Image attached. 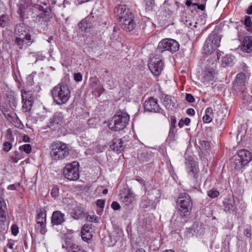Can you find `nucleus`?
<instances>
[{
	"label": "nucleus",
	"mask_w": 252,
	"mask_h": 252,
	"mask_svg": "<svg viewBox=\"0 0 252 252\" xmlns=\"http://www.w3.org/2000/svg\"><path fill=\"white\" fill-rule=\"evenodd\" d=\"M190 121V119L188 118H185V120L181 119L178 123V126L180 127H182L185 125H188L189 124Z\"/></svg>",
	"instance_id": "a19ab883"
},
{
	"label": "nucleus",
	"mask_w": 252,
	"mask_h": 252,
	"mask_svg": "<svg viewBox=\"0 0 252 252\" xmlns=\"http://www.w3.org/2000/svg\"><path fill=\"white\" fill-rule=\"evenodd\" d=\"M162 103L167 109H172L175 105V103L173 101L171 96L169 95H165L163 98Z\"/></svg>",
	"instance_id": "b1692460"
},
{
	"label": "nucleus",
	"mask_w": 252,
	"mask_h": 252,
	"mask_svg": "<svg viewBox=\"0 0 252 252\" xmlns=\"http://www.w3.org/2000/svg\"><path fill=\"white\" fill-rule=\"evenodd\" d=\"M51 195L54 198H56L59 196V189L57 187L55 186L52 188L51 191Z\"/></svg>",
	"instance_id": "4c0bfd02"
},
{
	"label": "nucleus",
	"mask_w": 252,
	"mask_h": 252,
	"mask_svg": "<svg viewBox=\"0 0 252 252\" xmlns=\"http://www.w3.org/2000/svg\"><path fill=\"white\" fill-rule=\"evenodd\" d=\"M35 228L38 232L42 235L45 234L47 232L46 224H35Z\"/></svg>",
	"instance_id": "72a5a7b5"
},
{
	"label": "nucleus",
	"mask_w": 252,
	"mask_h": 252,
	"mask_svg": "<svg viewBox=\"0 0 252 252\" xmlns=\"http://www.w3.org/2000/svg\"><path fill=\"white\" fill-rule=\"evenodd\" d=\"M94 92H96L98 93V95L100 96L102 93L104 91V89L103 86L99 84L98 86H96L95 88H93Z\"/></svg>",
	"instance_id": "ea45409f"
},
{
	"label": "nucleus",
	"mask_w": 252,
	"mask_h": 252,
	"mask_svg": "<svg viewBox=\"0 0 252 252\" xmlns=\"http://www.w3.org/2000/svg\"><path fill=\"white\" fill-rule=\"evenodd\" d=\"M74 78L76 81H81L82 80V75L80 73H75Z\"/></svg>",
	"instance_id": "3c124183"
},
{
	"label": "nucleus",
	"mask_w": 252,
	"mask_h": 252,
	"mask_svg": "<svg viewBox=\"0 0 252 252\" xmlns=\"http://www.w3.org/2000/svg\"><path fill=\"white\" fill-rule=\"evenodd\" d=\"M187 217L179 213L178 214H174L171 220V227L175 230L182 227L186 223Z\"/></svg>",
	"instance_id": "f3484780"
},
{
	"label": "nucleus",
	"mask_w": 252,
	"mask_h": 252,
	"mask_svg": "<svg viewBox=\"0 0 252 252\" xmlns=\"http://www.w3.org/2000/svg\"><path fill=\"white\" fill-rule=\"evenodd\" d=\"M120 200L126 206L129 207L133 205L135 200V195L129 189H125L120 194Z\"/></svg>",
	"instance_id": "dca6fc26"
},
{
	"label": "nucleus",
	"mask_w": 252,
	"mask_h": 252,
	"mask_svg": "<svg viewBox=\"0 0 252 252\" xmlns=\"http://www.w3.org/2000/svg\"><path fill=\"white\" fill-rule=\"evenodd\" d=\"M186 99L189 102H193L194 101L195 99L194 97L189 94H187L186 95Z\"/></svg>",
	"instance_id": "de8ad7c7"
},
{
	"label": "nucleus",
	"mask_w": 252,
	"mask_h": 252,
	"mask_svg": "<svg viewBox=\"0 0 252 252\" xmlns=\"http://www.w3.org/2000/svg\"><path fill=\"white\" fill-rule=\"evenodd\" d=\"M245 97H247L248 102L247 103L252 104V96H245Z\"/></svg>",
	"instance_id": "0e129e2a"
},
{
	"label": "nucleus",
	"mask_w": 252,
	"mask_h": 252,
	"mask_svg": "<svg viewBox=\"0 0 252 252\" xmlns=\"http://www.w3.org/2000/svg\"><path fill=\"white\" fill-rule=\"evenodd\" d=\"M75 2L79 4H82L83 3L88 2L90 1V0H75Z\"/></svg>",
	"instance_id": "680f3d73"
},
{
	"label": "nucleus",
	"mask_w": 252,
	"mask_h": 252,
	"mask_svg": "<svg viewBox=\"0 0 252 252\" xmlns=\"http://www.w3.org/2000/svg\"><path fill=\"white\" fill-rule=\"evenodd\" d=\"M12 147V144L9 142H5L3 144V149L5 152H9Z\"/></svg>",
	"instance_id": "79ce46f5"
},
{
	"label": "nucleus",
	"mask_w": 252,
	"mask_h": 252,
	"mask_svg": "<svg viewBox=\"0 0 252 252\" xmlns=\"http://www.w3.org/2000/svg\"><path fill=\"white\" fill-rule=\"evenodd\" d=\"M14 246V242L13 241H9L7 244L6 247L10 249L13 250V246Z\"/></svg>",
	"instance_id": "864d4df0"
},
{
	"label": "nucleus",
	"mask_w": 252,
	"mask_h": 252,
	"mask_svg": "<svg viewBox=\"0 0 252 252\" xmlns=\"http://www.w3.org/2000/svg\"><path fill=\"white\" fill-rule=\"evenodd\" d=\"M11 232L13 235L16 236L19 232V229L16 225H12L11 226Z\"/></svg>",
	"instance_id": "c03bdc74"
},
{
	"label": "nucleus",
	"mask_w": 252,
	"mask_h": 252,
	"mask_svg": "<svg viewBox=\"0 0 252 252\" xmlns=\"http://www.w3.org/2000/svg\"><path fill=\"white\" fill-rule=\"evenodd\" d=\"M42 4H45L44 0H26L19 4L18 13L22 18L28 15H31L32 18H43L46 13Z\"/></svg>",
	"instance_id": "f257e3e1"
},
{
	"label": "nucleus",
	"mask_w": 252,
	"mask_h": 252,
	"mask_svg": "<svg viewBox=\"0 0 252 252\" xmlns=\"http://www.w3.org/2000/svg\"><path fill=\"white\" fill-rule=\"evenodd\" d=\"M197 227L199 229H197L196 231L195 230L194 232H196V233L197 234H201L203 232V228H202L201 225L197 226Z\"/></svg>",
	"instance_id": "6e6d98bb"
},
{
	"label": "nucleus",
	"mask_w": 252,
	"mask_h": 252,
	"mask_svg": "<svg viewBox=\"0 0 252 252\" xmlns=\"http://www.w3.org/2000/svg\"><path fill=\"white\" fill-rule=\"evenodd\" d=\"M64 123L63 115L61 112L56 113L50 119L48 127L53 130L59 129Z\"/></svg>",
	"instance_id": "2eb2a0df"
},
{
	"label": "nucleus",
	"mask_w": 252,
	"mask_h": 252,
	"mask_svg": "<svg viewBox=\"0 0 252 252\" xmlns=\"http://www.w3.org/2000/svg\"><path fill=\"white\" fill-rule=\"evenodd\" d=\"M187 113L189 115L193 116L195 114V111L192 108H189L187 110Z\"/></svg>",
	"instance_id": "4d7b16f0"
},
{
	"label": "nucleus",
	"mask_w": 252,
	"mask_h": 252,
	"mask_svg": "<svg viewBox=\"0 0 252 252\" xmlns=\"http://www.w3.org/2000/svg\"><path fill=\"white\" fill-rule=\"evenodd\" d=\"M224 206L226 211L230 212L233 209V205L232 203V201L230 199H228L224 201Z\"/></svg>",
	"instance_id": "c9c22d12"
},
{
	"label": "nucleus",
	"mask_w": 252,
	"mask_h": 252,
	"mask_svg": "<svg viewBox=\"0 0 252 252\" xmlns=\"http://www.w3.org/2000/svg\"><path fill=\"white\" fill-rule=\"evenodd\" d=\"M219 194V192L216 189H211L208 192V195L212 198L218 197Z\"/></svg>",
	"instance_id": "58836bf2"
},
{
	"label": "nucleus",
	"mask_w": 252,
	"mask_h": 252,
	"mask_svg": "<svg viewBox=\"0 0 252 252\" xmlns=\"http://www.w3.org/2000/svg\"><path fill=\"white\" fill-rule=\"evenodd\" d=\"M21 97L23 111L24 112L30 111L32 108L34 100L32 94L30 91L22 90Z\"/></svg>",
	"instance_id": "ddd939ff"
},
{
	"label": "nucleus",
	"mask_w": 252,
	"mask_h": 252,
	"mask_svg": "<svg viewBox=\"0 0 252 252\" xmlns=\"http://www.w3.org/2000/svg\"><path fill=\"white\" fill-rule=\"evenodd\" d=\"M66 249L67 252H87L81 246L74 243H68L66 247Z\"/></svg>",
	"instance_id": "5701e85b"
},
{
	"label": "nucleus",
	"mask_w": 252,
	"mask_h": 252,
	"mask_svg": "<svg viewBox=\"0 0 252 252\" xmlns=\"http://www.w3.org/2000/svg\"><path fill=\"white\" fill-rule=\"evenodd\" d=\"M145 0V9L146 11L152 10L155 5V0Z\"/></svg>",
	"instance_id": "e433bc0d"
},
{
	"label": "nucleus",
	"mask_w": 252,
	"mask_h": 252,
	"mask_svg": "<svg viewBox=\"0 0 252 252\" xmlns=\"http://www.w3.org/2000/svg\"><path fill=\"white\" fill-rule=\"evenodd\" d=\"M15 126L19 128H23L24 125L22 124L20 120L17 118L15 122Z\"/></svg>",
	"instance_id": "603ef678"
},
{
	"label": "nucleus",
	"mask_w": 252,
	"mask_h": 252,
	"mask_svg": "<svg viewBox=\"0 0 252 252\" xmlns=\"http://www.w3.org/2000/svg\"><path fill=\"white\" fill-rule=\"evenodd\" d=\"M104 149V148L103 147L99 146V147H97L96 149H95V151L96 152H101Z\"/></svg>",
	"instance_id": "774afa93"
},
{
	"label": "nucleus",
	"mask_w": 252,
	"mask_h": 252,
	"mask_svg": "<svg viewBox=\"0 0 252 252\" xmlns=\"http://www.w3.org/2000/svg\"><path fill=\"white\" fill-rule=\"evenodd\" d=\"M19 150L22 152V151H24L26 154H29L32 151V146L29 144H25L23 145L20 146Z\"/></svg>",
	"instance_id": "f704fd0d"
},
{
	"label": "nucleus",
	"mask_w": 252,
	"mask_h": 252,
	"mask_svg": "<svg viewBox=\"0 0 252 252\" xmlns=\"http://www.w3.org/2000/svg\"><path fill=\"white\" fill-rule=\"evenodd\" d=\"M114 13L122 25L123 29L128 32L135 29L136 24L133 21V14L127 8L126 5H118L115 8Z\"/></svg>",
	"instance_id": "f03ea898"
},
{
	"label": "nucleus",
	"mask_w": 252,
	"mask_h": 252,
	"mask_svg": "<svg viewBox=\"0 0 252 252\" xmlns=\"http://www.w3.org/2000/svg\"><path fill=\"white\" fill-rule=\"evenodd\" d=\"M179 47L180 45L176 40L171 38H165L159 42L157 51L162 52L164 51H168L174 53L179 50Z\"/></svg>",
	"instance_id": "9b49d317"
},
{
	"label": "nucleus",
	"mask_w": 252,
	"mask_h": 252,
	"mask_svg": "<svg viewBox=\"0 0 252 252\" xmlns=\"http://www.w3.org/2000/svg\"><path fill=\"white\" fill-rule=\"evenodd\" d=\"M105 200L104 199H98L96 201V205L101 209H103L105 205Z\"/></svg>",
	"instance_id": "a18cd8bd"
},
{
	"label": "nucleus",
	"mask_w": 252,
	"mask_h": 252,
	"mask_svg": "<svg viewBox=\"0 0 252 252\" xmlns=\"http://www.w3.org/2000/svg\"><path fill=\"white\" fill-rule=\"evenodd\" d=\"M83 215V209L79 207H75L72 212V217L75 219H79L82 218Z\"/></svg>",
	"instance_id": "7c9ffc66"
},
{
	"label": "nucleus",
	"mask_w": 252,
	"mask_h": 252,
	"mask_svg": "<svg viewBox=\"0 0 252 252\" xmlns=\"http://www.w3.org/2000/svg\"><path fill=\"white\" fill-rule=\"evenodd\" d=\"M149 69L155 76H158L163 70L164 64L161 56L156 55L151 58L148 63Z\"/></svg>",
	"instance_id": "f8f14e48"
},
{
	"label": "nucleus",
	"mask_w": 252,
	"mask_h": 252,
	"mask_svg": "<svg viewBox=\"0 0 252 252\" xmlns=\"http://www.w3.org/2000/svg\"><path fill=\"white\" fill-rule=\"evenodd\" d=\"M234 61L233 56L226 55L222 59V64L223 66H231L234 64Z\"/></svg>",
	"instance_id": "c85d7f7f"
},
{
	"label": "nucleus",
	"mask_w": 252,
	"mask_h": 252,
	"mask_svg": "<svg viewBox=\"0 0 252 252\" xmlns=\"http://www.w3.org/2000/svg\"><path fill=\"white\" fill-rule=\"evenodd\" d=\"M108 82V85L110 86L109 89H112L115 87L114 83L112 80H109Z\"/></svg>",
	"instance_id": "052dcab7"
},
{
	"label": "nucleus",
	"mask_w": 252,
	"mask_h": 252,
	"mask_svg": "<svg viewBox=\"0 0 252 252\" xmlns=\"http://www.w3.org/2000/svg\"><path fill=\"white\" fill-rule=\"evenodd\" d=\"M65 221L64 215L60 211H54L51 218V223L53 225H60Z\"/></svg>",
	"instance_id": "aec40b11"
},
{
	"label": "nucleus",
	"mask_w": 252,
	"mask_h": 252,
	"mask_svg": "<svg viewBox=\"0 0 252 252\" xmlns=\"http://www.w3.org/2000/svg\"><path fill=\"white\" fill-rule=\"evenodd\" d=\"M50 156L56 160L63 159L69 154V149L67 145L62 142H53L50 146Z\"/></svg>",
	"instance_id": "39448f33"
},
{
	"label": "nucleus",
	"mask_w": 252,
	"mask_h": 252,
	"mask_svg": "<svg viewBox=\"0 0 252 252\" xmlns=\"http://www.w3.org/2000/svg\"><path fill=\"white\" fill-rule=\"evenodd\" d=\"M144 109L146 111L151 112H158L160 107L157 101L153 97L149 98L144 103Z\"/></svg>",
	"instance_id": "6ab92c4d"
},
{
	"label": "nucleus",
	"mask_w": 252,
	"mask_h": 252,
	"mask_svg": "<svg viewBox=\"0 0 252 252\" xmlns=\"http://www.w3.org/2000/svg\"><path fill=\"white\" fill-rule=\"evenodd\" d=\"M24 155L20 151H15L11 156V159L15 163H17L19 160L23 158Z\"/></svg>",
	"instance_id": "c756f323"
},
{
	"label": "nucleus",
	"mask_w": 252,
	"mask_h": 252,
	"mask_svg": "<svg viewBox=\"0 0 252 252\" xmlns=\"http://www.w3.org/2000/svg\"><path fill=\"white\" fill-rule=\"evenodd\" d=\"M247 76L244 73H240L236 76L235 84L237 86L243 85L246 82Z\"/></svg>",
	"instance_id": "cd10ccee"
},
{
	"label": "nucleus",
	"mask_w": 252,
	"mask_h": 252,
	"mask_svg": "<svg viewBox=\"0 0 252 252\" xmlns=\"http://www.w3.org/2000/svg\"><path fill=\"white\" fill-rule=\"evenodd\" d=\"M129 121V115L124 112H118L113 117L112 123L108 125L109 128L113 131L124 129Z\"/></svg>",
	"instance_id": "423d86ee"
},
{
	"label": "nucleus",
	"mask_w": 252,
	"mask_h": 252,
	"mask_svg": "<svg viewBox=\"0 0 252 252\" xmlns=\"http://www.w3.org/2000/svg\"><path fill=\"white\" fill-rule=\"evenodd\" d=\"M247 13L249 15L252 14V4L248 8L247 10Z\"/></svg>",
	"instance_id": "e2e57ef3"
},
{
	"label": "nucleus",
	"mask_w": 252,
	"mask_h": 252,
	"mask_svg": "<svg viewBox=\"0 0 252 252\" xmlns=\"http://www.w3.org/2000/svg\"><path fill=\"white\" fill-rule=\"evenodd\" d=\"M14 33L19 37L16 38L15 44L19 49H22L24 46H28L34 42L33 39L30 35V30L25 27L24 24H19L15 27Z\"/></svg>",
	"instance_id": "7ed1b4c3"
},
{
	"label": "nucleus",
	"mask_w": 252,
	"mask_h": 252,
	"mask_svg": "<svg viewBox=\"0 0 252 252\" xmlns=\"http://www.w3.org/2000/svg\"><path fill=\"white\" fill-rule=\"evenodd\" d=\"M6 205L5 201L0 196V225L4 224L6 220L5 210Z\"/></svg>",
	"instance_id": "412c9836"
},
{
	"label": "nucleus",
	"mask_w": 252,
	"mask_h": 252,
	"mask_svg": "<svg viewBox=\"0 0 252 252\" xmlns=\"http://www.w3.org/2000/svg\"><path fill=\"white\" fill-rule=\"evenodd\" d=\"M214 116L213 110L211 107H208L205 110V115L203 117V121L205 123H210Z\"/></svg>",
	"instance_id": "393cba45"
},
{
	"label": "nucleus",
	"mask_w": 252,
	"mask_h": 252,
	"mask_svg": "<svg viewBox=\"0 0 252 252\" xmlns=\"http://www.w3.org/2000/svg\"><path fill=\"white\" fill-rule=\"evenodd\" d=\"M176 123V120L175 116H172L171 117V128L170 129V131L171 132L172 130H173V128L176 126L175 124Z\"/></svg>",
	"instance_id": "49530a36"
},
{
	"label": "nucleus",
	"mask_w": 252,
	"mask_h": 252,
	"mask_svg": "<svg viewBox=\"0 0 252 252\" xmlns=\"http://www.w3.org/2000/svg\"><path fill=\"white\" fill-rule=\"evenodd\" d=\"M220 37L216 32H212L206 40L204 50L206 54H211L220 46Z\"/></svg>",
	"instance_id": "1a4fd4ad"
},
{
	"label": "nucleus",
	"mask_w": 252,
	"mask_h": 252,
	"mask_svg": "<svg viewBox=\"0 0 252 252\" xmlns=\"http://www.w3.org/2000/svg\"><path fill=\"white\" fill-rule=\"evenodd\" d=\"M242 50L248 53L252 52V36L244 37L242 43Z\"/></svg>",
	"instance_id": "4be33fe9"
},
{
	"label": "nucleus",
	"mask_w": 252,
	"mask_h": 252,
	"mask_svg": "<svg viewBox=\"0 0 252 252\" xmlns=\"http://www.w3.org/2000/svg\"><path fill=\"white\" fill-rule=\"evenodd\" d=\"M136 180L138 182L143 184L144 186H145V181L141 178H137L136 179Z\"/></svg>",
	"instance_id": "338daca9"
},
{
	"label": "nucleus",
	"mask_w": 252,
	"mask_h": 252,
	"mask_svg": "<svg viewBox=\"0 0 252 252\" xmlns=\"http://www.w3.org/2000/svg\"><path fill=\"white\" fill-rule=\"evenodd\" d=\"M244 234L247 237H250V236H251V230L248 228L244 230Z\"/></svg>",
	"instance_id": "13d9d810"
},
{
	"label": "nucleus",
	"mask_w": 252,
	"mask_h": 252,
	"mask_svg": "<svg viewBox=\"0 0 252 252\" xmlns=\"http://www.w3.org/2000/svg\"><path fill=\"white\" fill-rule=\"evenodd\" d=\"M9 18L7 15H2L0 17V27L4 28L8 25Z\"/></svg>",
	"instance_id": "473e14b6"
},
{
	"label": "nucleus",
	"mask_w": 252,
	"mask_h": 252,
	"mask_svg": "<svg viewBox=\"0 0 252 252\" xmlns=\"http://www.w3.org/2000/svg\"><path fill=\"white\" fill-rule=\"evenodd\" d=\"M245 25L247 27H250L251 26L252 21L250 17L246 16L245 19Z\"/></svg>",
	"instance_id": "09e8293b"
},
{
	"label": "nucleus",
	"mask_w": 252,
	"mask_h": 252,
	"mask_svg": "<svg viewBox=\"0 0 252 252\" xmlns=\"http://www.w3.org/2000/svg\"><path fill=\"white\" fill-rule=\"evenodd\" d=\"M81 237L83 241L89 242L92 239L93 234L89 230L86 229V226H83L81 230Z\"/></svg>",
	"instance_id": "a878e982"
},
{
	"label": "nucleus",
	"mask_w": 252,
	"mask_h": 252,
	"mask_svg": "<svg viewBox=\"0 0 252 252\" xmlns=\"http://www.w3.org/2000/svg\"><path fill=\"white\" fill-rule=\"evenodd\" d=\"M193 5H196L197 6L198 9L201 10H204L205 8V6L204 4H199L197 3H194Z\"/></svg>",
	"instance_id": "5fc2aeb1"
},
{
	"label": "nucleus",
	"mask_w": 252,
	"mask_h": 252,
	"mask_svg": "<svg viewBox=\"0 0 252 252\" xmlns=\"http://www.w3.org/2000/svg\"><path fill=\"white\" fill-rule=\"evenodd\" d=\"M186 164V171L189 178L193 181H196L198 177L199 168L193 160H189Z\"/></svg>",
	"instance_id": "4468645a"
},
{
	"label": "nucleus",
	"mask_w": 252,
	"mask_h": 252,
	"mask_svg": "<svg viewBox=\"0 0 252 252\" xmlns=\"http://www.w3.org/2000/svg\"><path fill=\"white\" fill-rule=\"evenodd\" d=\"M100 84L98 81L96 80H94L91 83V87L93 88H95L96 86H98V85Z\"/></svg>",
	"instance_id": "bf43d9fd"
},
{
	"label": "nucleus",
	"mask_w": 252,
	"mask_h": 252,
	"mask_svg": "<svg viewBox=\"0 0 252 252\" xmlns=\"http://www.w3.org/2000/svg\"><path fill=\"white\" fill-rule=\"evenodd\" d=\"M87 219L88 220L91 222H97V217L95 215H88L87 217Z\"/></svg>",
	"instance_id": "37998d69"
},
{
	"label": "nucleus",
	"mask_w": 252,
	"mask_h": 252,
	"mask_svg": "<svg viewBox=\"0 0 252 252\" xmlns=\"http://www.w3.org/2000/svg\"><path fill=\"white\" fill-rule=\"evenodd\" d=\"M7 189L9 190H15L16 189V186L15 185H10L8 186Z\"/></svg>",
	"instance_id": "69168bd1"
},
{
	"label": "nucleus",
	"mask_w": 252,
	"mask_h": 252,
	"mask_svg": "<svg viewBox=\"0 0 252 252\" xmlns=\"http://www.w3.org/2000/svg\"><path fill=\"white\" fill-rule=\"evenodd\" d=\"M94 21V16L92 13L79 23L78 27L82 31L87 32L93 27Z\"/></svg>",
	"instance_id": "a211bd4d"
},
{
	"label": "nucleus",
	"mask_w": 252,
	"mask_h": 252,
	"mask_svg": "<svg viewBox=\"0 0 252 252\" xmlns=\"http://www.w3.org/2000/svg\"><path fill=\"white\" fill-rule=\"evenodd\" d=\"M177 204L179 206L178 213L185 217H188L192 207L189 195L186 193H180L177 199Z\"/></svg>",
	"instance_id": "6e6552de"
},
{
	"label": "nucleus",
	"mask_w": 252,
	"mask_h": 252,
	"mask_svg": "<svg viewBox=\"0 0 252 252\" xmlns=\"http://www.w3.org/2000/svg\"><path fill=\"white\" fill-rule=\"evenodd\" d=\"M252 159V155L247 150H241L233 157L234 168L239 170L247 165Z\"/></svg>",
	"instance_id": "0eeeda50"
},
{
	"label": "nucleus",
	"mask_w": 252,
	"mask_h": 252,
	"mask_svg": "<svg viewBox=\"0 0 252 252\" xmlns=\"http://www.w3.org/2000/svg\"><path fill=\"white\" fill-rule=\"evenodd\" d=\"M79 163L73 161L67 164L63 169L64 177L70 181H76L79 178Z\"/></svg>",
	"instance_id": "9d476101"
},
{
	"label": "nucleus",
	"mask_w": 252,
	"mask_h": 252,
	"mask_svg": "<svg viewBox=\"0 0 252 252\" xmlns=\"http://www.w3.org/2000/svg\"><path fill=\"white\" fill-rule=\"evenodd\" d=\"M36 224H46V213L45 211H40L36 217Z\"/></svg>",
	"instance_id": "bb28decb"
},
{
	"label": "nucleus",
	"mask_w": 252,
	"mask_h": 252,
	"mask_svg": "<svg viewBox=\"0 0 252 252\" xmlns=\"http://www.w3.org/2000/svg\"><path fill=\"white\" fill-rule=\"evenodd\" d=\"M111 207L115 210H118L120 209V204L116 201H113L112 203Z\"/></svg>",
	"instance_id": "8fccbe9b"
},
{
	"label": "nucleus",
	"mask_w": 252,
	"mask_h": 252,
	"mask_svg": "<svg viewBox=\"0 0 252 252\" xmlns=\"http://www.w3.org/2000/svg\"><path fill=\"white\" fill-rule=\"evenodd\" d=\"M215 75L214 70H206L204 71L203 78L205 81L210 82L213 80Z\"/></svg>",
	"instance_id": "2f4dec72"
},
{
	"label": "nucleus",
	"mask_w": 252,
	"mask_h": 252,
	"mask_svg": "<svg viewBox=\"0 0 252 252\" xmlns=\"http://www.w3.org/2000/svg\"><path fill=\"white\" fill-rule=\"evenodd\" d=\"M54 101L58 105L65 104L70 97V91L67 85L59 83L51 91Z\"/></svg>",
	"instance_id": "20e7f679"
}]
</instances>
